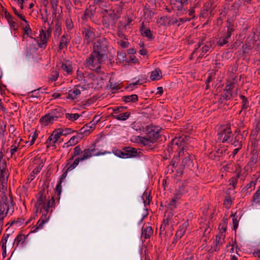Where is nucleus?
Masks as SVG:
<instances>
[{
  "label": "nucleus",
  "mask_w": 260,
  "mask_h": 260,
  "mask_svg": "<svg viewBox=\"0 0 260 260\" xmlns=\"http://www.w3.org/2000/svg\"><path fill=\"white\" fill-rule=\"evenodd\" d=\"M77 135L72 137L70 140L64 144L63 147H68L71 146H74L79 142V140L82 139L84 136L81 135L79 132H77Z\"/></svg>",
  "instance_id": "19"
},
{
  "label": "nucleus",
  "mask_w": 260,
  "mask_h": 260,
  "mask_svg": "<svg viewBox=\"0 0 260 260\" xmlns=\"http://www.w3.org/2000/svg\"><path fill=\"white\" fill-rule=\"evenodd\" d=\"M25 240V237L24 235L23 234H18L16 238L15 239L14 242L13 243V245L16 243L17 246H18L20 243H23Z\"/></svg>",
  "instance_id": "42"
},
{
  "label": "nucleus",
  "mask_w": 260,
  "mask_h": 260,
  "mask_svg": "<svg viewBox=\"0 0 260 260\" xmlns=\"http://www.w3.org/2000/svg\"><path fill=\"white\" fill-rule=\"evenodd\" d=\"M240 98L242 100V110H246L249 107V102L247 98L243 95H240Z\"/></svg>",
  "instance_id": "37"
},
{
  "label": "nucleus",
  "mask_w": 260,
  "mask_h": 260,
  "mask_svg": "<svg viewBox=\"0 0 260 260\" xmlns=\"http://www.w3.org/2000/svg\"><path fill=\"white\" fill-rule=\"evenodd\" d=\"M177 201L175 200L174 198L172 199L169 202H166L165 206L171 210H173L176 208V203Z\"/></svg>",
  "instance_id": "39"
},
{
  "label": "nucleus",
  "mask_w": 260,
  "mask_h": 260,
  "mask_svg": "<svg viewBox=\"0 0 260 260\" xmlns=\"http://www.w3.org/2000/svg\"><path fill=\"white\" fill-rule=\"evenodd\" d=\"M178 23V19L176 18H174V17H169V22H168V25H177Z\"/></svg>",
  "instance_id": "64"
},
{
  "label": "nucleus",
  "mask_w": 260,
  "mask_h": 260,
  "mask_svg": "<svg viewBox=\"0 0 260 260\" xmlns=\"http://www.w3.org/2000/svg\"><path fill=\"white\" fill-rule=\"evenodd\" d=\"M46 189L45 187L41 189L37 196V201H40L41 202H45L46 201V194L45 193Z\"/></svg>",
  "instance_id": "38"
},
{
  "label": "nucleus",
  "mask_w": 260,
  "mask_h": 260,
  "mask_svg": "<svg viewBox=\"0 0 260 260\" xmlns=\"http://www.w3.org/2000/svg\"><path fill=\"white\" fill-rule=\"evenodd\" d=\"M26 25L23 27V29L24 30V34H23V38H24V36L26 35L28 37H29V35L31 34L32 30L30 27V26L28 24V22L27 21V23H25ZM30 38L32 39L33 38L31 36H30Z\"/></svg>",
  "instance_id": "45"
},
{
  "label": "nucleus",
  "mask_w": 260,
  "mask_h": 260,
  "mask_svg": "<svg viewBox=\"0 0 260 260\" xmlns=\"http://www.w3.org/2000/svg\"><path fill=\"white\" fill-rule=\"evenodd\" d=\"M179 155L177 153L176 155H174L172 160H171L170 166H172L173 168H175L177 167V164L178 163V161L179 160Z\"/></svg>",
  "instance_id": "58"
},
{
  "label": "nucleus",
  "mask_w": 260,
  "mask_h": 260,
  "mask_svg": "<svg viewBox=\"0 0 260 260\" xmlns=\"http://www.w3.org/2000/svg\"><path fill=\"white\" fill-rule=\"evenodd\" d=\"M64 111L65 110L62 108L57 106L55 109L51 110L49 113L54 120H56L58 118L63 116Z\"/></svg>",
  "instance_id": "18"
},
{
  "label": "nucleus",
  "mask_w": 260,
  "mask_h": 260,
  "mask_svg": "<svg viewBox=\"0 0 260 260\" xmlns=\"http://www.w3.org/2000/svg\"><path fill=\"white\" fill-rule=\"evenodd\" d=\"M202 10H203V11H208L210 13H212L214 11V8L212 7V3L208 2L204 4Z\"/></svg>",
  "instance_id": "43"
},
{
  "label": "nucleus",
  "mask_w": 260,
  "mask_h": 260,
  "mask_svg": "<svg viewBox=\"0 0 260 260\" xmlns=\"http://www.w3.org/2000/svg\"><path fill=\"white\" fill-rule=\"evenodd\" d=\"M232 203V200L231 196L228 194L225 196L224 200L223 201V205L227 209H229Z\"/></svg>",
  "instance_id": "46"
},
{
  "label": "nucleus",
  "mask_w": 260,
  "mask_h": 260,
  "mask_svg": "<svg viewBox=\"0 0 260 260\" xmlns=\"http://www.w3.org/2000/svg\"><path fill=\"white\" fill-rule=\"evenodd\" d=\"M71 40V37L67 33H65L61 36L58 46V50H61L64 48H67Z\"/></svg>",
  "instance_id": "15"
},
{
  "label": "nucleus",
  "mask_w": 260,
  "mask_h": 260,
  "mask_svg": "<svg viewBox=\"0 0 260 260\" xmlns=\"http://www.w3.org/2000/svg\"><path fill=\"white\" fill-rule=\"evenodd\" d=\"M141 33L143 37H147L148 39L153 40L154 38V37L152 35V31L149 28H146L143 30H141Z\"/></svg>",
  "instance_id": "41"
},
{
  "label": "nucleus",
  "mask_w": 260,
  "mask_h": 260,
  "mask_svg": "<svg viewBox=\"0 0 260 260\" xmlns=\"http://www.w3.org/2000/svg\"><path fill=\"white\" fill-rule=\"evenodd\" d=\"M124 3L119 0H112L109 4L105 3L102 8L104 11L108 13L109 12H113L117 14H121L123 9Z\"/></svg>",
  "instance_id": "6"
},
{
  "label": "nucleus",
  "mask_w": 260,
  "mask_h": 260,
  "mask_svg": "<svg viewBox=\"0 0 260 260\" xmlns=\"http://www.w3.org/2000/svg\"><path fill=\"white\" fill-rule=\"evenodd\" d=\"M40 121L43 122L45 125H47L50 123H52L54 121L52 117L51 116L50 113L46 114L44 116L40 119Z\"/></svg>",
  "instance_id": "34"
},
{
  "label": "nucleus",
  "mask_w": 260,
  "mask_h": 260,
  "mask_svg": "<svg viewBox=\"0 0 260 260\" xmlns=\"http://www.w3.org/2000/svg\"><path fill=\"white\" fill-rule=\"evenodd\" d=\"M49 212V209H45L42 212V215L41 217L40 218L41 220L43 221H44L45 222H47L49 218H50V215H48V213Z\"/></svg>",
  "instance_id": "47"
},
{
  "label": "nucleus",
  "mask_w": 260,
  "mask_h": 260,
  "mask_svg": "<svg viewBox=\"0 0 260 260\" xmlns=\"http://www.w3.org/2000/svg\"><path fill=\"white\" fill-rule=\"evenodd\" d=\"M142 198L145 204H149L150 200L152 199V198L150 197L149 194L148 193V192H144L142 196Z\"/></svg>",
  "instance_id": "55"
},
{
  "label": "nucleus",
  "mask_w": 260,
  "mask_h": 260,
  "mask_svg": "<svg viewBox=\"0 0 260 260\" xmlns=\"http://www.w3.org/2000/svg\"><path fill=\"white\" fill-rule=\"evenodd\" d=\"M192 140L188 136L182 135L179 137H175L172 139L168 144V151H176L180 157H184L181 164V168L190 167L192 163L191 158L192 156L187 152V148L189 143Z\"/></svg>",
  "instance_id": "1"
},
{
  "label": "nucleus",
  "mask_w": 260,
  "mask_h": 260,
  "mask_svg": "<svg viewBox=\"0 0 260 260\" xmlns=\"http://www.w3.org/2000/svg\"><path fill=\"white\" fill-rule=\"evenodd\" d=\"M66 25L68 31L71 30L74 27V24L71 18H67L66 20Z\"/></svg>",
  "instance_id": "49"
},
{
  "label": "nucleus",
  "mask_w": 260,
  "mask_h": 260,
  "mask_svg": "<svg viewBox=\"0 0 260 260\" xmlns=\"http://www.w3.org/2000/svg\"><path fill=\"white\" fill-rule=\"evenodd\" d=\"M79 162V159H77L76 158V159H74L72 164H71V162L69 165L67 164L66 166H68V168L67 169V171H71V170L75 169L78 165Z\"/></svg>",
  "instance_id": "48"
},
{
  "label": "nucleus",
  "mask_w": 260,
  "mask_h": 260,
  "mask_svg": "<svg viewBox=\"0 0 260 260\" xmlns=\"http://www.w3.org/2000/svg\"><path fill=\"white\" fill-rule=\"evenodd\" d=\"M231 38H230V37H228L225 35V36L221 37L217 39L218 40L216 42V44L219 46H223L229 42V40Z\"/></svg>",
  "instance_id": "36"
},
{
  "label": "nucleus",
  "mask_w": 260,
  "mask_h": 260,
  "mask_svg": "<svg viewBox=\"0 0 260 260\" xmlns=\"http://www.w3.org/2000/svg\"><path fill=\"white\" fill-rule=\"evenodd\" d=\"M122 101L125 103H135L138 100V96L137 94H132L131 95L123 96L121 98Z\"/></svg>",
  "instance_id": "31"
},
{
  "label": "nucleus",
  "mask_w": 260,
  "mask_h": 260,
  "mask_svg": "<svg viewBox=\"0 0 260 260\" xmlns=\"http://www.w3.org/2000/svg\"><path fill=\"white\" fill-rule=\"evenodd\" d=\"M81 94V91L79 86H75L72 89L69 90L67 99L75 100L77 96Z\"/></svg>",
  "instance_id": "20"
},
{
  "label": "nucleus",
  "mask_w": 260,
  "mask_h": 260,
  "mask_svg": "<svg viewBox=\"0 0 260 260\" xmlns=\"http://www.w3.org/2000/svg\"><path fill=\"white\" fill-rule=\"evenodd\" d=\"M235 83L234 81H229L226 83V86L224 89V91H227L231 92V91L234 88Z\"/></svg>",
  "instance_id": "44"
},
{
  "label": "nucleus",
  "mask_w": 260,
  "mask_h": 260,
  "mask_svg": "<svg viewBox=\"0 0 260 260\" xmlns=\"http://www.w3.org/2000/svg\"><path fill=\"white\" fill-rule=\"evenodd\" d=\"M194 8H195V7L193 6V7H190L188 10L187 9V12H188V16H190V17H188V18H191V20L196 17Z\"/></svg>",
  "instance_id": "61"
},
{
  "label": "nucleus",
  "mask_w": 260,
  "mask_h": 260,
  "mask_svg": "<svg viewBox=\"0 0 260 260\" xmlns=\"http://www.w3.org/2000/svg\"><path fill=\"white\" fill-rule=\"evenodd\" d=\"M170 3L172 9L178 16H182L187 14V8L185 7V6L187 4L184 3V0H170Z\"/></svg>",
  "instance_id": "8"
},
{
  "label": "nucleus",
  "mask_w": 260,
  "mask_h": 260,
  "mask_svg": "<svg viewBox=\"0 0 260 260\" xmlns=\"http://www.w3.org/2000/svg\"><path fill=\"white\" fill-rule=\"evenodd\" d=\"M161 78V72L159 68L155 69L154 71L151 72L150 79L152 81L158 80Z\"/></svg>",
  "instance_id": "28"
},
{
  "label": "nucleus",
  "mask_w": 260,
  "mask_h": 260,
  "mask_svg": "<svg viewBox=\"0 0 260 260\" xmlns=\"http://www.w3.org/2000/svg\"><path fill=\"white\" fill-rule=\"evenodd\" d=\"M42 89V88H39L37 89L34 90L30 92H29L28 94L29 97L32 98H39L40 96V90Z\"/></svg>",
  "instance_id": "53"
},
{
  "label": "nucleus",
  "mask_w": 260,
  "mask_h": 260,
  "mask_svg": "<svg viewBox=\"0 0 260 260\" xmlns=\"http://www.w3.org/2000/svg\"><path fill=\"white\" fill-rule=\"evenodd\" d=\"M236 135L233 144L235 147H240V145L242 147V141L244 140L243 136L239 132H235Z\"/></svg>",
  "instance_id": "24"
},
{
  "label": "nucleus",
  "mask_w": 260,
  "mask_h": 260,
  "mask_svg": "<svg viewBox=\"0 0 260 260\" xmlns=\"http://www.w3.org/2000/svg\"><path fill=\"white\" fill-rule=\"evenodd\" d=\"M81 153H82V151L80 146L79 145L76 146L73 149V152L71 154V157L67 160V165H69L75 157L77 156Z\"/></svg>",
  "instance_id": "27"
},
{
  "label": "nucleus",
  "mask_w": 260,
  "mask_h": 260,
  "mask_svg": "<svg viewBox=\"0 0 260 260\" xmlns=\"http://www.w3.org/2000/svg\"><path fill=\"white\" fill-rule=\"evenodd\" d=\"M153 234V230L151 226L143 227L142 229V236H144L145 239L150 237Z\"/></svg>",
  "instance_id": "30"
},
{
  "label": "nucleus",
  "mask_w": 260,
  "mask_h": 260,
  "mask_svg": "<svg viewBox=\"0 0 260 260\" xmlns=\"http://www.w3.org/2000/svg\"><path fill=\"white\" fill-rule=\"evenodd\" d=\"M188 226V221L186 220L179 226L178 230L176 233V237L177 238H181L184 235Z\"/></svg>",
  "instance_id": "21"
},
{
  "label": "nucleus",
  "mask_w": 260,
  "mask_h": 260,
  "mask_svg": "<svg viewBox=\"0 0 260 260\" xmlns=\"http://www.w3.org/2000/svg\"><path fill=\"white\" fill-rule=\"evenodd\" d=\"M225 150H224V149H223L222 148L220 147V148H218L215 152L214 155H213V156H214V158H213V159H215V160H219V158L222 155V154H223V153H225Z\"/></svg>",
  "instance_id": "40"
},
{
  "label": "nucleus",
  "mask_w": 260,
  "mask_h": 260,
  "mask_svg": "<svg viewBox=\"0 0 260 260\" xmlns=\"http://www.w3.org/2000/svg\"><path fill=\"white\" fill-rule=\"evenodd\" d=\"M45 223H46V222H45L44 221H43L40 218V220L38 221L36 226L35 227V229L33 230V231L32 232H36L38 230L42 229V228L43 227V225Z\"/></svg>",
  "instance_id": "60"
},
{
  "label": "nucleus",
  "mask_w": 260,
  "mask_h": 260,
  "mask_svg": "<svg viewBox=\"0 0 260 260\" xmlns=\"http://www.w3.org/2000/svg\"><path fill=\"white\" fill-rule=\"evenodd\" d=\"M95 149L94 147H90L89 148L85 149L83 151H82V154L79 157L77 158V159H79V161H82L85 159H87L92 156V155H99L100 154L99 153H97L94 154V152Z\"/></svg>",
  "instance_id": "14"
},
{
  "label": "nucleus",
  "mask_w": 260,
  "mask_h": 260,
  "mask_svg": "<svg viewBox=\"0 0 260 260\" xmlns=\"http://www.w3.org/2000/svg\"><path fill=\"white\" fill-rule=\"evenodd\" d=\"M96 7L94 5H89L88 8H87L85 11L83 15L82 16L83 20H87L88 18L90 20L94 19V16L95 14Z\"/></svg>",
  "instance_id": "11"
},
{
  "label": "nucleus",
  "mask_w": 260,
  "mask_h": 260,
  "mask_svg": "<svg viewBox=\"0 0 260 260\" xmlns=\"http://www.w3.org/2000/svg\"><path fill=\"white\" fill-rule=\"evenodd\" d=\"M61 68L68 74H72L73 72L72 64L69 60H66L63 62L61 64Z\"/></svg>",
  "instance_id": "26"
},
{
  "label": "nucleus",
  "mask_w": 260,
  "mask_h": 260,
  "mask_svg": "<svg viewBox=\"0 0 260 260\" xmlns=\"http://www.w3.org/2000/svg\"><path fill=\"white\" fill-rule=\"evenodd\" d=\"M183 194V189H177L175 190L173 198H174L176 201H178L179 199H181L182 197V196Z\"/></svg>",
  "instance_id": "50"
},
{
  "label": "nucleus",
  "mask_w": 260,
  "mask_h": 260,
  "mask_svg": "<svg viewBox=\"0 0 260 260\" xmlns=\"http://www.w3.org/2000/svg\"><path fill=\"white\" fill-rule=\"evenodd\" d=\"M256 181H251L242 189V192H251L255 188Z\"/></svg>",
  "instance_id": "33"
},
{
  "label": "nucleus",
  "mask_w": 260,
  "mask_h": 260,
  "mask_svg": "<svg viewBox=\"0 0 260 260\" xmlns=\"http://www.w3.org/2000/svg\"><path fill=\"white\" fill-rule=\"evenodd\" d=\"M52 135L54 137V138H55V141H56L57 142L60 136L62 135L61 128H57V129L54 130L53 132Z\"/></svg>",
  "instance_id": "57"
},
{
  "label": "nucleus",
  "mask_w": 260,
  "mask_h": 260,
  "mask_svg": "<svg viewBox=\"0 0 260 260\" xmlns=\"http://www.w3.org/2000/svg\"><path fill=\"white\" fill-rule=\"evenodd\" d=\"M8 21L11 27L13 28L14 30H17L18 29V24L14 18V19H10L9 20H8Z\"/></svg>",
  "instance_id": "56"
},
{
  "label": "nucleus",
  "mask_w": 260,
  "mask_h": 260,
  "mask_svg": "<svg viewBox=\"0 0 260 260\" xmlns=\"http://www.w3.org/2000/svg\"><path fill=\"white\" fill-rule=\"evenodd\" d=\"M8 170H6V161L4 160L0 166V182L2 185V188H6L8 178Z\"/></svg>",
  "instance_id": "10"
},
{
  "label": "nucleus",
  "mask_w": 260,
  "mask_h": 260,
  "mask_svg": "<svg viewBox=\"0 0 260 260\" xmlns=\"http://www.w3.org/2000/svg\"><path fill=\"white\" fill-rule=\"evenodd\" d=\"M95 125H93L92 122L90 121L89 123L85 124L80 128L79 131V133L84 136V137L87 136L95 128Z\"/></svg>",
  "instance_id": "16"
},
{
  "label": "nucleus",
  "mask_w": 260,
  "mask_h": 260,
  "mask_svg": "<svg viewBox=\"0 0 260 260\" xmlns=\"http://www.w3.org/2000/svg\"><path fill=\"white\" fill-rule=\"evenodd\" d=\"M224 235L222 234V232H219L218 235L216 236L215 245L212 246L211 248L214 251H217L219 249V246L221 245L224 241Z\"/></svg>",
  "instance_id": "17"
},
{
  "label": "nucleus",
  "mask_w": 260,
  "mask_h": 260,
  "mask_svg": "<svg viewBox=\"0 0 260 260\" xmlns=\"http://www.w3.org/2000/svg\"><path fill=\"white\" fill-rule=\"evenodd\" d=\"M95 149L94 147H90L89 148L85 149L83 151H82V154L79 157L77 158V159H79V161H82L85 159H87L92 156V155H99L100 154L99 153H97L94 154V152Z\"/></svg>",
  "instance_id": "12"
},
{
  "label": "nucleus",
  "mask_w": 260,
  "mask_h": 260,
  "mask_svg": "<svg viewBox=\"0 0 260 260\" xmlns=\"http://www.w3.org/2000/svg\"><path fill=\"white\" fill-rule=\"evenodd\" d=\"M111 21V26L115 25L117 20L120 18V14L113 12H109L108 13Z\"/></svg>",
  "instance_id": "32"
},
{
  "label": "nucleus",
  "mask_w": 260,
  "mask_h": 260,
  "mask_svg": "<svg viewBox=\"0 0 260 260\" xmlns=\"http://www.w3.org/2000/svg\"><path fill=\"white\" fill-rule=\"evenodd\" d=\"M231 98H232V93L223 90V92L220 95V97L219 99L218 102L220 104H223L224 101H227L231 99Z\"/></svg>",
  "instance_id": "29"
},
{
  "label": "nucleus",
  "mask_w": 260,
  "mask_h": 260,
  "mask_svg": "<svg viewBox=\"0 0 260 260\" xmlns=\"http://www.w3.org/2000/svg\"><path fill=\"white\" fill-rule=\"evenodd\" d=\"M213 15H214V12H212V13H210V11H203V10H202L200 14V17L204 18H209Z\"/></svg>",
  "instance_id": "54"
},
{
  "label": "nucleus",
  "mask_w": 260,
  "mask_h": 260,
  "mask_svg": "<svg viewBox=\"0 0 260 260\" xmlns=\"http://www.w3.org/2000/svg\"><path fill=\"white\" fill-rule=\"evenodd\" d=\"M117 58L120 62H126V54L123 51L117 52Z\"/></svg>",
  "instance_id": "51"
},
{
  "label": "nucleus",
  "mask_w": 260,
  "mask_h": 260,
  "mask_svg": "<svg viewBox=\"0 0 260 260\" xmlns=\"http://www.w3.org/2000/svg\"><path fill=\"white\" fill-rule=\"evenodd\" d=\"M56 143V141H55V138H54L52 134L48 137L46 142L47 144V147H49V145H54Z\"/></svg>",
  "instance_id": "63"
},
{
  "label": "nucleus",
  "mask_w": 260,
  "mask_h": 260,
  "mask_svg": "<svg viewBox=\"0 0 260 260\" xmlns=\"http://www.w3.org/2000/svg\"><path fill=\"white\" fill-rule=\"evenodd\" d=\"M46 204L45 202H41L40 201H37L35 205V208L36 209L35 212L34 213V216H37L38 213H41L43 209H46Z\"/></svg>",
  "instance_id": "22"
},
{
  "label": "nucleus",
  "mask_w": 260,
  "mask_h": 260,
  "mask_svg": "<svg viewBox=\"0 0 260 260\" xmlns=\"http://www.w3.org/2000/svg\"><path fill=\"white\" fill-rule=\"evenodd\" d=\"M82 34L83 37L84 43L86 45L90 44L95 38L94 28L88 25L82 28Z\"/></svg>",
  "instance_id": "9"
},
{
  "label": "nucleus",
  "mask_w": 260,
  "mask_h": 260,
  "mask_svg": "<svg viewBox=\"0 0 260 260\" xmlns=\"http://www.w3.org/2000/svg\"><path fill=\"white\" fill-rule=\"evenodd\" d=\"M80 115L78 113L74 114H70V113H66V117L70 120L74 121L77 120Z\"/></svg>",
  "instance_id": "52"
},
{
  "label": "nucleus",
  "mask_w": 260,
  "mask_h": 260,
  "mask_svg": "<svg viewBox=\"0 0 260 260\" xmlns=\"http://www.w3.org/2000/svg\"><path fill=\"white\" fill-rule=\"evenodd\" d=\"M113 152L115 155L122 158L136 157L139 156V153H141L140 151H138V149L131 147H125L122 148V150L116 149Z\"/></svg>",
  "instance_id": "5"
},
{
  "label": "nucleus",
  "mask_w": 260,
  "mask_h": 260,
  "mask_svg": "<svg viewBox=\"0 0 260 260\" xmlns=\"http://www.w3.org/2000/svg\"><path fill=\"white\" fill-rule=\"evenodd\" d=\"M218 140L222 143H230L232 141V132L230 124L221 126L218 133Z\"/></svg>",
  "instance_id": "7"
},
{
  "label": "nucleus",
  "mask_w": 260,
  "mask_h": 260,
  "mask_svg": "<svg viewBox=\"0 0 260 260\" xmlns=\"http://www.w3.org/2000/svg\"><path fill=\"white\" fill-rule=\"evenodd\" d=\"M131 113L129 112H126L124 113H119L118 114H111L110 116L113 118L116 119L118 120L124 121L126 120L129 117Z\"/></svg>",
  "instance_id": "23"
},
{
  "label": "nucleus",
  "mask_w": 260,
  "mask_h": 260,
  "mask_svg": "<svg viewBox=\"0 0 260 260\" xmlns=\"http://www.w3.org/2000/svg\"><path fill=\"white\" fill-rule=\"evenodd\" d=\"M109 42L107 38L101 37L98 39L93 44V50L87 57L89 64L93 63V59L96 58V62H103L107 56L106 52L108 49Z\"/></svg>",
  "instance_id": "2"
},
{
  "label": "nucleus",
  "mask_w": 260,
  "mask_h": 260,
  "mask_svg": "<svg viewBox=\"0 0 260 260\" xmlns=\"http://www.w3.org/2000/svg\"><path fill=\"white\" fill-rule=\"evenodd\" d=\"M127 109V107L125 106L117 107L113 109V111L114 114H118L119 113H123L122 112Z\"/></svg>",
  "instance_id": "62"
},
{
  "label": "nucleus",
  "mask_w": 260,
  "mask_h": 260,
  "mask_svg": "<svg viewBox=\"0 0 260 260\" xmlns=\"http://www.w3.org/2000/svg\"><path fill=\"white\" fill-rule=\"evenodd\" d=\"M95 149L94 147H90L89 148L85 149L83 151H82V154L79 157L77 158V159H79V161H82L85 159H87L92 156V155H99L100 154L99 153H97L94 154V152Z\"/></svg>",
  "instance_id": "13"
},
{
  "label": "nucleus",
  "mask_w": 260,
  "mask_h": 260,
  "mask_svg": "<svg viewBox=\"0 0 260 260\" xmlns=\"http://www.w3.org/2000/svg\"><path fill=\"white\" fill-rule=\"evenodd\" d=\"M48 15H43L41 14V19L44 23L48 22L49 27L46 29L45 27V30L42 29L40 31L39 37L37 38V42L40 48H45L46 44L47 43L48 39L51 32L50 25L48 22Z\"/></svg>",
  "instance_id": "4"
},
{
  "label": "nucleus",
  "mask_w": 260,
  "mask_h": 260,
  "mask_svg": "<svg viewBox=\"0 0 260 260\" xmlns=\"http://www.w3.org/2000/svg\"><path fill=\"white\" fill-rule=\"evenodd\" d=\"M173 216L174 214L172 211H169L168 212H166V213L164 215L165 218L163 220V223L169 225L170 223H172V220H173Z\"/></svg>",
  "instance_id": "35"
},
{
  "label": "nucleus",
  "mask_w": 260,
  "mask_h": 260,
  "mask_svg": "<svg viewBox=\"0 0 260 260\" xmlns=\"http://www.w3.org/2000/svg\"><path fill=\"white\" fill-rule=\"evenodd\" d=\"M146 131V137L138 136V139L144 146L152 150L154 148L153 144L157 141L159 137V129L154 126H148Z\"/></svg>",
  "instance_id": "3"
},
{
  "label": "nucleus",
  "mask_w": 260,
  "mask_h": 260,
  "mask_svg": "<svg viewBox=\"0 0 260 260\" xmlns=\"http://www.w3.org/2000/svg\"><path fill=\"white\" fill-rule=\"evenodd\" d=\"M12 10L15 15L19 18L21 20L25 22V23H27V21L25 19V18L23 14L19 13L16 9L14 7H12Z\"/></svg>",
  "instance_id": "59"
},
{
  "label": "nucleus",
  "mask_w": 260,
  "mask_h": 260,
  "mask_svg": "<svg viewBox=\"0 0 260 260\" xmlns=\"http://www.w3.org/2000/svg\"><path fill=\"white\" fill-rule=\"evenodd\" d=\"M86 65L87 67H88L89 69L91 70H95L96 72H99L101 70V64L103 62H96V58H95V59H93V63L92 64H89L87 62V58H86L85 60Z\"/></svg>",
  "instance_id": "25"
}]
</instances>
